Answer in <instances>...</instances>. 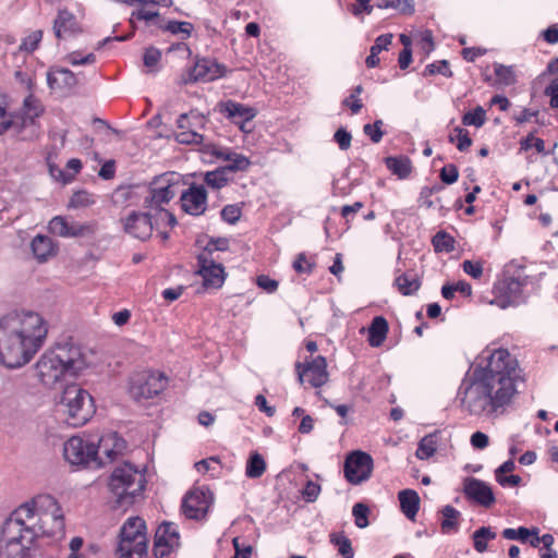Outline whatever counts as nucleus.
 I'll return each instance as SVG.
<instances>
[{"label": "nucleus", "mask_w": 558, "mask_h": 558, "mask_svg": "<svg viewBox=\"0 0 558 558\" xmlns=\"http://www.w3.org/2000/svg\"><path fill=\"white\" fill-rule=\"evenodd\" d=\"M532 147H534L538 154H547L545 150V142L542 138L535 137L533 133L520 141L521 150H529Z\"/></svg>", "instance_id": "3c124183"}, {"label": "nucleus", "mask_w": 558, "mask_h": 558, "mask_svg": "<svg viewBox=\"0 0 558 558\" xmlns=\"http://www.w3.org/2000/svg\"><path fill=\"white\" fill-rule=\"evenodd\" d=\"M462 268L465 274L474 279H478L483 275V264L481 262H472L466 259L462 263Z\"/></svg>", "instance_id": "680f3d73"}, {"label": "nucleus", "mask_w": 558, "mask_h": 558, "mask_svg": "<svg viewBox=\"0 0 558 558\" xmlns=\"http://www.w3.org/2000/svg\"><path fill=\"white\" fill-rule=\"evenodd\" d=\"M175 140L181 143V144H201L203 143V135L195 132V131H192V130H184V131H180L179 133H177L175 135Z\"/></svg>", "instance_id": "864d4df0"}, {"label": "nucleus", "mask_w": 558, "mask_h": 558, "mask_svg": "<svg viewBox=\"0 0 558 558\" xmlns=\"http://www.w3.org/2000/svg\"><path fill=\"white\" fill-rule=\"evenodd\" d=\"M162 28L172 34H182L183 38H189L193 31V24L190 22L169 21Z\"/></svg>", "instance_id": "de8ad7c7"}, {"label": "nucleus", "mask_w": 558, "mask_h": 558, "mask_svg": "<svg viewBox=\"0 0 558 558\" xmlns=\"http://www.w3.org/2000/svg\"><path fill=\"white\" fill-rule=\"evenodd\" d=\"M154 229H159L160 226L173 227L177 223V219L173 214L165 208L154 209L153 211Z\"/></svg>", "instance_id": "c03bdc74"}, {"label": "nucleus", "mask_w": 558, "mask_h": 558, "mask_svg": "<svg viewBox=\"0 0 558 558\" xmlns=\"http://www.w3.org/2000/svg\"><path fill=\"white\" fill-rule=\"evenodd\" d=\"M331 542L338 547V551L343 558H353L354 551L352 544L347 536L341 534L335 535L331 537Z\"/></svg>", "instance_id": "09e8293b"}, {"label": "nucleus", "mask_w": 558, "mask_h": 558, "mask_svg": "<svg viewBox=\"0 0 558 558\" xmlns=\"http://www.w3.org/2000/svg\"><path fill=\"white\" fill-rule=\"evenodd\" d=\"M45 319L35 312H12L0 318V362L9 368L27 364L44 345Z\"/></svg>", "instance_id": "7ed1b4c3"}, {"label": "nucleus", "mask_w": 558, "mask_h": 558, "mask_svg": "<svg viewBox=\"0 0 558 558\" xmlns=\"http://www.w3.org/2000/svg\"><path fill=\"white\" fill-rule=\"evenodd\" d=\"M386 167L400 179H405L412 171L411 160L405 156L387 157L385 159Z\"/></svg>", "instance_id": "7c9ffc66"}, {"label": "nucleus", "mask_w": 558, "mask_h": 558, "mask_svg": "<svg viewBox=\"0 0 558 558\" xmlns=\"http://www.w3.org/2000/svg\"><path fill=\"white\" fill-rule=\"evenodd\" d=\"M125 448V440L119 437L117 433H109L101 436L96 446L97 456L105 461L101 463V466L111 463L118 456L124 452Z\"/></svg>", "instance_id": "6ab92c4d"}, {"label": "nucleus", "mask_w": 558, "mask_h": 558, "mask_svg": "<svg viewBox=\"0 0 558 558\" xmlns=\"http://www.w3.org/2000/svg\"><path fill=\"white\" fill-rule=\"evenodd\" d=\"M229 173L230 172L223 166L216 169L215 171L207 172L205 174L204 181L208 186L215 190H219L227 185L229 182Z\"/></svg>", "instance_id": "4c0bfd02"}, {"label": "nucleus", "mask_w": 558, "mask_h": 558, "mask_svg": "<svg viewBox=\"0 0 558 558\" xmlns=\"http://www.w3.org/2000/svg\"><path fill=\"white\" fill-rule=\"evenodd\" d=\"M229 160L230 162L225 166L229 172L245 170L250 166L248 159L240 155H235L234 158L229 157Z\"/></svg>", "instance_id": "338daca9"}, {"label": "nucleus", "mask_w": 558, "mask_h": 558, "mask_svg": "<svg viewBox=\"0 0 558 558\" xmlns=\"http://www.w3.org/2000/svg\"><path fill=\"white\" fill-rule=\"evenodd\" d=\"M207 193L203 185L192 184L181 194V204L184 211L191 215H201L206 209Z\"/></svg>", "instance_id": "4be33fe9"}, {"label": "nucleus", "mask_w": 558, "mask_h": 558, "mask_svg": "<svg viewBox=\"0 0 558 558\" xmlns=\"http://www.w3.org/2000/svg\"><path fill=\"white\" fill-rule=\"evenodd\" d=\"M333 140L341 150H348L351 146L352 136L345 129L340 128L336 131Z\"/></svg>", "instance_id": "e2e57ef3"}, {"label": "nucleus", "mask_w": 558, "mask_h": 558, "mask_svg": "<svg viewBox=\"0 0 558 558\" xmlns=\"http://www.w3.org/2000/svg\"><path fill=\"white\" fill-rule=\"evenodd\" d=\"M123 230L130 236L145 241L151 236L154 230L151 211H131L121 219Z\"/></svg>", "instance_id": "2eb2a0df"}, {"label": "nucleus", "mask_w": 558, "mask_h": 558, "mask_svg": "<svg viewBox=\"0 0 558 558\" xmlns=\"http://www.w3.org/2000/svg\"><path fill=\"white\" fill-rule=\"evenodd\" d=\"M161 59V52L159 49L155 47L146 48L143 57V61L145 66L153 68L158 64Z\"/></svg>", "instance_id": "0e129e2a"}, {"label": "nucleus", "mask_w": 558, "mask_h": 558, "mask_svg": "<svg viewBox=\"0 0 558 558\" xmlns=\"http://www.w3.org/2000/svg\"><path fill=\"white\" fill-rule=\"evenodd\" d=\"M376 7L379 9H395L405 15L414 12L413 0H376Z\"/></svg>", "instance_id": "ea45409f"}, {"label": "nucleus", "mask_w": 558, "mask_h": 558, "mask_svg": "<svg viewBox=\"0 0 558 558\" xmlns=\"http://www.w3.org/2000/svg\"><path fill=\"white\" fill-rule=\"evenodd\" d=\"M47 83L51 89L66 90L77 85V78L68 69H52L47 73Z\"/></svg>", "instance_id": "a878e982"}, {"label": "nucleus", "mask_w": 558, "mask_h": 558, "mask_svg": "<svg viewBox=\"0 0 558 558\" xmlns=\"http://www.w3.org/2000/svg\"><path fill=\"white\" fill-rule=\"evenodd\" d=\"M265 470L266 463L264 458L257 452L252 453L246 462L245 475L248 478H258L264 474Z\"/></svg>", "instance_id": "e433bc0d"}, {"label": "nucleus", "mask_w": 558, "mask_h": 558, "mask_svg": "<svg viewBox=\"0 0 558 558\" xmlns=\"http://www.w3.org/2000/svg\"><path fill=\"white\" fill-rule=\"evenodd\" d=\"M209 502L204 492L199 489L192 490L189 493L182 504L184 514L190 519H199L205 515Z\"/></svg>", "instance_id": "5701e85b"}, {"label": "nucleus", "mask_w": 558, "mask_h": 558, "mask_svg": "<svg viewBox=\"0 0 558 558\" xmlns=\"http://www.w3.org/2000/svg\"><path fill=\"white\" fill-rule=\"evenodd\" d=\"M398 497L402 512L408 519L413 520L420 509L417 493L412 489H404L399 493Z\"/></svg>", "instance_id": "c756f323"}, {"label": "nucleus", "mask_w": 558, "mask_h": 558, "mask_svg": "<svg viewBox=\"0 0 558 558\" xmlns=\"http://www.w3.org/2000/svg\"><path fill=\"white\" fill-rule=\"evenodd\" d=\"M168 380L161 373L145 371L130 378L129 393L136 402L157 397L167 387Z\"/></svg>", "instance_id": "1a4fd4ad"}, {"label": "nucleus", "mask_w": 558, "mask_h": 558, "mask_svg": "<svg viewBox=\"0 0 558 558\" xmlns=\"http://www.w3.org/2000/svg\"><path fill=\"white\" fill-rule=\"evenodd\" d=\"M81 32L75 16L68 10H60L53 22V33L57 38L72 36Z\"/></svg>", "instance_id": "393cba45"}, {"label": "nucleus", "mask_w": 558, "mask_h": 558, "mask_svg": "<svg viewBox=\"0 0 558 558\" xmlns=\"http://www.w3.org/2000/svg\"><path fill=\"white\" fill-rule=\"evenodd\" d=\"M395 283L403 295L414 294L421 286L420 280L415 275L402 274L398 276L395 280Z\"/></svg>", "instance_id": "f704fd0d"}, {"label": "nucleus", "mask_w": 558, "mask_h": 558, "mask_svg": "<svg viewBox=\"0 0 558 558\" xmlns=\"http://www.w3.org/2000/svg\"><path fill=\"white\" fill-rule=\"evenodd\" d=\"M145 475L130 463L116 468L110 476L109 487L120 505H130L145 488Z\"/></svg>", "instance_id": "423d86ee"}, {"label": "nucleus", "mask_w": 558, "mask_h": 558, "mask_svg": "<svg viewBox=\"0 0 558 558\" xmlns=\"http://www.w3.org/2000/svg\"><path fill=\"white\" fill-rule=\"evenodd\" d=\"M31 248L38 263H45L56 254L53 242L47 235H36L32 240Z\"/></svg>", "instance_id": "bb28decb"}, {"label": "nucleus", "mask_w": 558, "mask_h": 558, "mask_svg": "<svg viewBox=\"0 0 558 558\" xmlns=\"http://www.w3.org/2000/svg\"><path fill=\"white\" fill-rule=\"evenodd\" d=\"M496 536V532L490 526H481L472 535L474 549L480 554L485 553L488 541L495 539Z\"/></svg>", "instance_id": "72a5a7b5"}, {"label": "nucleus", "mask_w": 558, "mask_h": 558, "mask_svg": "<svg viewBox=\"0 0 558 558\" xmlns=\"http://www.w3.org/2000/svg\"><path fill=\"white\" fill-rule=\"evenodd\" d=\"M59 408L64 415V422L73 427L87 423L95 412L92 396L77 385H69L64 388Z\"/></svg>", "instance_id": "39448f33"}, {"label": "nucleus", "mask_w": 558, "mask_h": 558, "mask_svg": "<svg viewBox=\"0 0 558 558\" xmlns=\"http://www.w3.org/2000/svg\"><path fill=\"white\" fill-rule=\"evenodd\" d=\"M43 38V31H34L21 44L20 49L23 51L32 52L37 47Z\"/></svg>", "instance_id": "5fc2aeb1"}, {"label": "nucleus", "mask_w": 558, "mask_h": 558, "mask_svg": "<svg viewBox=\"0 0 558 558\" xmlns=\"http://www.w3.org/2000/svg\"><path fill=\"white\" fill-rule=\"evenodd\" d=\"M221 217L228 223H235L241 217V208L238 205H227L221 210Z\"/></svg>", "instance_id": "052dcab7"}, {"label": "nucleus", "mask_w": 558, "mask_h": 558, "mask_svg": "<svg viewBox=\"0 0 558 558\" xmlns=\"http://www.w3.org/2000/svg\"><path fill=\"white\" fill-rule=\"evenodd\" d=\"M494 72L498 83L504 86H510L517 82L514 69L511 65L495 63Z\"/></svg>", "instance_id": "a19ab883"}, {"label": "nucleus", "mask_w": 558, "mask_h": 558, "mask_svg": "<svg viewBox=\"0 0 558 558\" xmlns=\"http://www.w3.org/2000/svg\"><path fill=\"white\" fill-rule=\"evenodd\" d=\"M459 178V171L452 163L446 165L440 170V179L446 184H453Z\"/></svg>", "instance_id": "bf43d9fd"}, {"label": "nucleus", "mask_w": 558, "mask_h": 558, "mask_svg": "<svg viewBox=\"0 0 558 558\" xmlns=\"http://www.w3.org/2000/svg\"><path fill=\"white\" fill-rule=\"evenodd\" d=\"M180 545L178 527L172 522H162L155 534L154 554L162 558Z\"/></svg>", "instance_id": "f3484780"}, {"label": "nucleus", "mask_w": 558, "mask_h": 558, "mask_svg": "<svg viewBox=\"0 0 558 558\" xmlns=\"http://www.w3.org/2000/svg\"><path fill=\"white\" fill-rule=\"evenodd\" d=\"M320 490L322 487L319 484L313 481H307L301 493L306 502H314L318 498Z\"/></svg>", "instance_id": "6e6d98bb"}, {"label": "nucleus", "mask_w": 558, "mask_h": 558, "mask_svg": "<svg viewBox=\"0 0 558 558\" xmlns=\"http://www.w3.org/2000/svg\"><path fill=\"white\" fill-rule=\"evenodd\" d=\"M225 73L226 68L222 64L206 58L198 59L190 70V77L187 82H209L222 77Z\"/></svg>", "instance_id": "412c9836"}, {"label": "nucleus", "mask_w": 558, "mask_h": 558, "mask_svg": "<svg viewBox=\"0 0 558 558\" xmlns=\"http://www.w3.org/2000/svg\"><path fill=\"white\" fill-rule=\"evenodd\" d=\"M58 151L56 148H52L47 154L46 161L50 175L57 181H61L63 183L71 182L73 180V175L65 173L62 169L58 167V165L56 163Z\"/></svg>", "instance_id": "c9c22d12"}, {"label": "nucleus", "mask_w": 558, "mask_h": 558, "mask_svg": "<svg viewBox=\"0 0 558 558\" xmlns=\"http://www.w3.org/2000/svg\"><path fill=\"white\" fill-rule=\"evenodd\" d=\"M526 283V276L507 277L500 280L495 286V299L492 301V304H495L500 308L521 304L525 300L523 288Z\"/></svg>", "instance_id": "9b49d317"}, {"label": "nucleus", "mask_w": 558, "mask_h": 558, "mask_svg": "<svg viewBox=\"0 0 558 558\" xmlns=\"http://www.w3.org/2000/svg\"><path fill=\"white\" fill-rule=\"evenodd\" d=\"M518 362L505 349L487 356L486 366L476 367L464 390L463 404L472 415L495 414L508 405L517 392Z\"/></svg>", "instance_id": "f03ea898"}, {"label": "nucleus", "mask_w": 558, "mask_h": 558, "mask_svg": "<svg viewBox=\"0 0 558 558\" xmlns=\"http://www.w3.org/2000/svg\"><path fill=\"white\" fill-rule=\"evenodd\" d=\"M197 274L203 277L204 286L211 288H220L225 281V269L221 264L216 263L208 252H202L198 257Z\"/></svg>", "instance_id": "a211bd4d"}, {"label": "nucleus", "mask_w": 558, "mask_h": 558, "mask_svg": "<svg viewBox=\"0 0 558 558\" xmlns=\"http://www.w3.org/2000/svg\"><path fill=\"white\" fill-rule=\"evenodd\" d=\"M64 514L50 495H39L16 508L3 522L0 543L9 558H31V548L40 536L64 535Z\"/></svg>", "instance_id": "f257e3e1"}, {"label": "nucleus", "mask_w": 558, "mask_h": 558, "mask_svg": "<svg viewBox=\"0 0 558 558\" xmlns=\"http://www.w3.org/2000/svg\"><path fill=\"white\" fill-rule=\"evenodd\" d=\"M485 121L486 112L481 106H477L473 111H469L462 117V123L464 125L481 128Z\"/></svg>", "instance_id": "49530a36"}, {"label": "nucleus", "mask_w": 558, "mask_h": 558, "mask_svg": "<svg viewBox=\"0 0 558 558\" xmlns=\"http://www.w3.org/2000/svg\"><path fill=\"white\" fill-rule=\"evenodd\" d=\"M440 529L444 534H451L459 531L461 512L450 505L441 508Z\"/></svg>", "instance_id": "c85d7f7f"}, {"label": "nucleus", "mask_w": 558, "mask_h": 558, "mask_svg": "<svg viewBox=\"0 0 558 558\" xmlns=\"http://www.w3.org/2000/svg\"><path fill=\"white\" fill-rule=\"evenodd\" d=\"M89 365L88 353L80 344L66 341L46 351L35 368L39 381L46 387H54L66 375L77 376Z\"/></svg>", "instance_id": "20e7f679"}, {"label": "nucleus", "mask_w": 558, "mask_h": 558, "mask_svg": "<svg viewBox=\"0 0 558 558\" xmlns=\"http://www.w3.org/2000/svg\"><path fill=\"white\" fill-rule=\"evenodd\" d=\"M441 74L446 77H451L452 72L449 69V62L447 60H440L435 63L428 64L424 70V75Z\"/></svg>", "instance_id": "603ef678"}, {"label": "nucleus", "mask_w": 558, "mask_h": 558, "mask_svg": "<svg viewBox=\"0 0 558 558\" xmlns=\"http://www.w3.org/2000/svg\"><path fill=\"white\" fill-rule=\"evenodd\" d=\"M48 230L60 238H86L95 234L97 223L94 221L81 223L68 220L63 216H56L49 221Z\"/></svg>", "instance_id": "ddd939ff"}, {"label": "nucleus", "mask_w": 558, "mask_h": 558, "mask_svg": "<svg viewBox=\"0 0 558 558\" xmlns=\"http://www.w3.org/2000/svg\"><path fill=\"white\" fill-rule=\"evenodd\" d=\"M449 142H457V148L460 151L468 150L472 145V140L470 138L468 131L462 128H456L453 130V132L449 135Z\"/></svg>", "instance_id": "37998d69"}, {"label": "nucleus", "mask_w": 558, "mask_h": 558, "mask_svg": "<svg viewBox=\"0 0 558 558\" xmlns=\"http://www.w3.org/2000/svg\"><path fill=\"white\" fill-rule=\"evenodd\" d=\"M432 244L437 253H450L454 251L456 241L449 233L440 230L433 236Z\"/></svg>", "instance_id": "58836bf2"}, {"label": "nucleus", "mask_w": 558, "mask_h": 558, "mask_svg": "<svg viewBox=\"0 0 558 558\" xmlns=\"http://www.w3.org/2000/svg\"><path fill=\"white\" fill-rule=\"evenodd\" d=\"M94 203L95 198L90 193L86 191H77L72 195L68 207L73 209L85 208L93 205Z\"/></svg>", "instance_id": "a18cd8bd"}, {"label": "nucleus", "mask_w": 558, "mask_h": 558, "mask_svg": "<svg viewBox=\"0 0 558 558\" xmlns=\"http://www.w3.org/2000/svg\"><path fill=\"white\" fill-rule=\"evenodd\" d=\"M463 493L469 499L486 508L495 502V496L490 486L474 477L465 478Z\"/></svg>", "instance_id": "aec40b11"}, {"label": "nucleus", "mask_w": 558, "mask_h": 558, "mask_svg": "<svg viewBox=\"0 0 558 558\" xmlns=\"http://www.w3.org/2000/svg\"><path fill=\"white\" fill-rule=\"evenodd\" d=\"M438 432L428 434L424 436L417 446L415 456L420 460H426L434 456V453L437 450V444H438Z\"/></svg>", "instance_id": "473e14b6"}, {"label": "nucleus", "mask_w": 558, "mask_h": 558, "mask_svg": "<svg viewBox=\"0 0 558 558\" xmlns=\"http://www.w3.org/2000/svg\"><path fill=\"white\" fill-rule=\"evenodd\" d=\"M373 471L372 457L363 451L351 452L344 462V476L353 485L367 481Z\"/></svg>", "instance_id": "4468645a"}, {"label": "nucleus", "mask_w": 558, "mask_h": 558, "mask_svg": "<svg viewBox=\"0 0 558 558\" xmlns=\"http://www.w3.org/2000/svg\"><path fill=\"white\" fill-rule=\"evenodd\" d=\"M97 453L94 441L78 436L71 437L63 446L64 459L72 465L100 468L105 461Z\"/></svg>", "instance_id": "9d476101"}, {"label": "nucleus", "mask_w": 558, "mask_h": 558, "mask_svg": "<svg viewBox=\"0 0 558 558\" xmlns=\"http://www.w3.org/2000/svg\"><path fill=\"white\" fill-rule=\"evenodd\" d=\"M229 248V241L226 238L210 239L203 252H208L213 256L215 252H223Z\"/></svg>", "instance_id": "13d9d810"}, {"label": "nucleus", "mask_w": 558, "mask_h": 558, "mask_svg": "<svg viewBox=\"0 0 558 558\" xmlns=\"http://www.w3.org/2000/svg\"><path fill=\"white\" fill-rule=\"evenodd\" d=\"M181 175L177 172H167L156 178L149 185L148 195L144 199L147 211L163 208L179 192Z\"/></svg>", "instance_id": "6e6552de"}, {"label": "nucleus", "mask_w": 558, "mask_h": 558, "mask_svg": "<svg viewBox=\"0 0 558 558\" xmlns=\"http://www.w3.org/2000/svg\"><path fill=\"white\" fill-rule=\"evenodd\" d=\"M219 112L225 114L234 124L239 125L240 130L248 133L252 131L251 122L256 117V110L253 107L228 100L218 104Z\"/></svg>", "instance_id": "dca6fc26"}, {"label": "nucleus", "mask_w": 558, "mask_h": 558, "mask_svg": "<svg viewBox=\"0 0 558 558\" xmlns=\"http://www.w3.org/2000/svg\"><path fill=\"white\" fill-rule=\"evenodd\" d=\"M14 121V131L21 141H35L40 135V125L38 120L32 117L11 112L9 114Z\"/></svg>", "instance_id": "b1692460"}, {"label": "nucleus", "mask_w": 558, "mask_h": 558, "mask_svg": "<svg viewBox=\"0 0 558 558\" xmlns=\"http://www.w3.org/2000/svg\"><path fill=\"white\" fill-rule=\"evenodd\" d=\"M533 537L530 539V545L534 548L538 547L542 543L544 546V550L553 549L554 544V536L551 534H543L542 536H538V533L536 535H532Z\"/></svg>", "instance_id": "69168bd1"}, {"label": "nucleus", "mask_w": 558, "mask_h": 558, "mask_svg": "<svg viewBox=\"0 0 558 558\" xmlns=\"http://www.w3.org/2000/svg\"><path fill=\"white\" fill-rule=\"evenodd\" d=\"M539 532L537 527L527 529L524 526H520L519 529H505L502 531V536L506 539H519L521 542H526L530 536L536 535Z\"/></svg>", "instance_id": "79ce46f5"}, {"label": "nucleus", "mask_w": 558, "mask_h": 558, "mask_svg": "<svg viewBox=\"0 0 558 558\" xmlns=\"http://www.w3.org/2000/svg\"><path fill=\"white\" fill-rule=\"evenodd\" d=\"M388 322L383 316L373 318L368 327V342L371 347L377 348L383 344L388 333Z\"/></svg>", "instance_id": "cd10ccee"}, {"label": "nucleus", "mask_w": 558, "mask_h": 558, "mask_svg": "<svg viewBox=\"0 0 558 558\" xmlns=\"http://www.w3.org/2000/svg\"><path fill=\"white\" fill-rule=\"evenodd\" d=\"M44 111L45 107L43 106L41 101L38 98H36L32 93H29L24 98L22 107L15 112L38 120L39 117L43 116Z\"/></svg>", "instance_id": "2f4dec72"}, {"label": "nucleus", "mask_w": 558, "mask_h": 558, "mask_svg": "<svg viewBox=\"0 0 558 558\" xmlns=\"http://www.w3.org/2000/svg\"><path fill=\"white\" fill-rule=\"evenodd\" d=\"M146 524L140 517L129 518L120 529L118 558H144L147 554Z\"/></svg>", "instance_id": "0eeeda50"}, {"label": "nucleus", "mask_w": 558, "mask_h": 558, "mask_svg": "<svg viewBox=\"0 0 558 558\" xmlns=\"http://www.w3.org/2000/svg\"><path fill=\"white\" fill-rule=\"evenodd\" d=\"M368 513L369 509L366 505L357 502L353 506L352 514L355 520V525L360 529H364L368 525Z\"/></svg>", "instance_id": "8fccbe9b"}, {"label": "nucleus", "mask_w": 558, "mask_h": 558, "mask_svg": "<svg viewBox=\"0 0 558 558\" xmlns=\"http://www.w3.org/2000/svg\"><path fill=\"white\" fill-rule=\"evenodd\" d=\"M381 125L383 121L376 120L373 124H365L363 132L371 137L373 143H379L383 138Z\"/></svg>", "instance_id": "4d7b16f0"}, {"label": "nucleus", "mask_w": 558, "mask_h": 558, "mask_svg": "<svg viewBox=\"0 0 558 558\" xmlns=\"http://www.w3.org/2000/svg\"><path fill=\"white\" fill-rule=\"evenodd\" d=\"M233 546L235 549V555L232 558H250L252 554V546L251 545H241L240 544V537H234Z\"/></svg>", "instance_id": "774afa93"}, {"label": "nucleus", "mask_w": 558, "mask_h": 558, "mask_svg": "<svg viewBox=\"0 0 558 558\" xmlns=\"http://www.w3.org/2000/svg\"><path fill=\"white\" fill-rule=\"evenodd\" d=\"M295 368L299 381L302 385L307 384L310 387L319 388L329 380L327 362L322 355H317L313 360L304 363H296Z\"/></svg>", "instance_id": "f8f14e48"}]
</instances>
